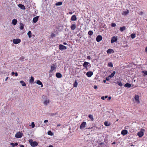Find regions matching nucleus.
Wrapping results in <instances>:
<instances>
[{
    "mask_svg": "<svg viewBox=\"0 0 147 147\" xmlns=\"http://www.w3.org/2000/svg\"><path fill=\"white\" fill-rule=\"evenodd\" d=\"M56 76L58 78H61L62 77L61 74L59 73H57L56 74Z\"/></svg>",
    "mask_w": 147,
    "mask_h": 147,
    "instance_id": "nucleus-19",
    "label": "nucleus"
},
{
    "mask_svg": "<svg viewBox=\"0 0 147 147\" xmlns=\"http://www.w3.org/2000/svg\"><path fill=\"white\" fill-rule=\"evenodd\" d=\"M107 53L111 54V53H114V52L113 49H108L107 50Z\"/></svg>",
    "mask_w": 147,
    "mask_h": 147,
    "instance_id": "nucleus-10",
    "label": "nucleus"
},
{
    "mask_svg": "<svg viewBox=\"0 0 147 147\" xmlns=\"http://www.w3.org/2000/svg\"><path fill=\"white\" fill-rule=\"evenodd\" d=\"M116 26V24L115 23H112L111 24V26L113 27H115Z\"/></svg>",
    "mask_w": 147,
    "mask_h": 147,
    "instance_id": "nucleus-42",
    "label": "nucleus"
},
{
    "mask_svg": "<svg viewBox=\"0 0 147 147\" xmlns=\"http://www.w3.org/2000/svg\"><path fill=\"white\" fill-rule=\"evenodd\" d=\"M24 24L22 23H20V28L21 30H23L24 28Z\"/></svg>",
    "mask_w": 147,
    "mask_h": 147,
    "instance_id": "nucleus-21",
    "label": "nucleus"
},
{
    "mask_svg": "<svg viewBox=\"0 0 147 147\" xmlns=\"http://www.w3.org/2000/svg\"><path fill=\"white\" fill-rule=\"evenodd\" d=\"M106 80H103V82H104V83H105V82H106Z\"/></svg>",
    "mask_w": 147,
    "mask_h": 147,
    "instance_id": "nucleus-60",
    "label": "nucleus"
},
{
    "mask_svg": "<svg viewBox=\"0 0 147 147\" xmlns=\"http://www.w3.org/2000/svg\"><path fill=\"white\" fill-rule=\"evenodd\" d=\"M28 141L32 146L34 147L38 145V143L36 142H33L32 139H30Z\"/></svg>",
    "mask_w": 147,
    "mask_h": 147,
    "instance_id": "nucleus-1",
    "label": "nucleus"
},
{
    "mask_svg": "<svg viewBox=\"0 0 147 147\" xmlns=\"http://www.w3.org/2000/svg\"><path fill=\"white\" fill-rule=\"evenodd\" d=\"M143 14V12H140V15H142Z\"/></svg>",
    "mask_w": 147,
    "mask_h": 147,
    "instance_id": "nucleus-58",
    "label": "nucleus"
},
{
    "mask_svg": "<svg viewBox=\"0 0 147 147\" xmlns=\"http://www.w3.org/2000/svg\"><path fill=\"white\" fill-rule=\"evenodd\" d=\"M56 68V67L55 65L53 64L51 67V69L50 71V72H52L53 70L55 69Z\"/></svg>",
    "mask_w": 147,
    "mask_h": 147,
    "instance_id": "nucleus-8",
    "label": "nucleus"
},
{
    "mask_svg": "<svg viewBox=\"0 0 147 147\" xmlns=\"http://www.w3.org/2000/svg\"><path fill=\"white\" fill-rule=\"evenodd\" d=\"M127 131L126 130H123L121 132V134L122 135H125L127 134Z\"/></svg>",
    "mask_w": 147,
    "mask_h": 147,
    "instance_id": "nucleus-17",
    "label": "nucleus"
},
{
    "mask_svg": "<svg viewBox=\"0 0 147 147\" xmlns=\"http://www.w3.org/2000/svg\"><path fill=\"white\" fill-rule=\"evenodd\" d=\"M101 99L102 100H104L105 99L104 96H102V97H101Z\"/></svg>",
    "mask_w": 147,
    "mask_h": 147,
    "instance_id": "nucleus-49",
    "label": "nucleus"
},
{
    "mask_svg": "<svg viewBox=\"0 0 147 147\" xmlns=\"http://www.w3.org/2000/svg\"><path fill=\"white\" fill-rule=\"evenodd\" d=\"M17 20L14 19L12 20V22L13 25H15L17 24Z\"/></svg>",
    "mask_w": 147,
    "mask_h": 147,
    "instance_id": "nucleus-20",
    "label": "nucleus"
},
{
    "mask_svg": "<svg viewBox=\"0 0 147 147\" xmlns=\"http://www.w3.org/2000/svg\"><path fill=\"white\" fill-rule=\"evenodd\" d=\"M50 115L51 116H54L55 115H57V113H51L50 114Z\"/></svg>",
    "mask_w": 147,
    "mask_h": 147,
    "instance_id": "nucleus-38",
    "label": "nucleus"
},
{
    "mask_svg": "<svg viewBox=\"0 0 147 147\" xmlns=\"http://www.w3.org/2000/svg\"><path fill=\"white\" fill-rule=\"evenodd\" d=\"M124 86L129 88L131 86V84L128 83H127L125 84Z\"/></svg>",
    "mask_w": 147,
    "mask_h": 147,
    "instance_id": "nucleus-23",
    "label": "nucleus"
},
{
    "mask_svg": "<svg viewBox=\"0 0 147 147\" xmlns=\"http://www.w3.org/2000/svg\"><path fill=\"white\" fill-rule=\"evenodd\" d=\"M36 83L39 85H41V87H42L43 86L42 83L39 80H38L36 82Z\"/></svg>",
    "mask_w": 147,
    "mask_h": 147,
    "instance_id": "nucleus-22",
    "label": "nucleus"
},
{
    "mask_svg": "<svg viewBox=\"0 0 147 147\" xmlns=\"http://www.w3.org/2000/svg\"><path fill=\"white\" fill-rule=\"evenodd\" d=\"M97 87L95 85L94 87V88L95 89H96L97 88Z\"/></svg>",
    "mask_w": 147,
    "mask_h": 147,
    "instance_id": "nucleus-53",
    "label": "nucleus"
},
{
    "mask_svg": "<svg viewBox=\"0 0 147 147\" xmlns=\"http://www.w3.org/2000/svg\"><path fill=\"white\" fill-rule=\"evenodd\" d=\"M129 13V11H124V12H123V13H124V15H127Z\"/></svg>",
    "mask_w": 147,
    "mask_h": 147,
    "instance_id": "nucleus-40",
    "label": "nucleus"
},
{
    "mask_svg": "<svg viewBox=\"0 0 147 147\" xmlns=\"http://www.w3.org/2000/svg\"><path fill=\"white\" fill-rule=\"evenodd\" d=\"M20 83L22 84V86H26V84L23 81L21 80L20 81Z\"/></svg>",
    "mask_w": 147,
    "mask_h": 147,
    "instance_id": "nucleus-26",
    "label": "nucleus"
},
{
    "mask_svg": "<svg viewBox=\"0 0 147 147\" xmlns=\"http://www.w3.org/2000/svg\"><path fill=\"white\" fill-rule=\"evenodd\" d=\"M62 4V3L61 2H58L55 3V5L56 6L61 5Z\"/></svg>",
    "mask_w": 147,
    "mask_h": 147,
    "instance_id": "nucleus-32",
    "label": "nucleus"
},
{
    "mask_svg": "<svg viewBox=\"0 0 147 147\" xmlns=\"http://www.w3.org/2000/svg\"><path fill=\"white\" fill-rule=\"evenodd\" d=\"M23 135V134L22 132L20 131L16 133L15 135V137L16 138H21Z\"/></svg>",
    "mask_w": 147,
    "mask_h": 147,
    "instance_id": "nucleus-2",
    "label": "nucleus"
},
{
    "mask_svg": "<svg viewBox=\"0 0 147 147\" xmlns=\"http://www.w3.org/2000/svg\"><path fill=\"white\" fill-rule=\"evenodd\" d=\"M93 74V72L92 71H88L87 72L86 75L88 77H91Z\"/></svg>",
    "mask_w": 147,
    "mask_h": 147,
    "instance_id": "nucleus-6",
    "label": "nucleus"
},
{
    "mask_svg": "<svg viewBox=\"0 0 147 147\" xmlns=\"http://www.w3.org/2000/svg\"><path fill=\"white\" fill-rule=\"evenodd\" d=\"M134 98L137 103H140V102L139 100V96L138 95H135L134 97Z\"/></svg>",
    "mask_w": 147,
    "mask_h": 147,
    "instance_id": "nucleus-7",
    "label": "nucleus"
},
{
    "mask_svg": "<svg viewBox=\"0 0 147 147\" xmlns=\"http://www.w3.org/2000/svg\"><path fill=\"white\" fill-rule=\"evenodd\" d=\"M111 96H109L108 97V100H111Z\"/></svg>",
    "mask_w": 147,
    "mask_h": 147,
    "instance_id": "nucleus-54",
    "label": "nucleus"
},
{
    "mask_svg": "<svg viewBox=\"0 0 147 147\" xmlns=\"http://www.w3.org/2000/svg\"><path fill=\"white\" fill-rule=\"evenodd\" d=\"M35 125L34 124V122H32L31 123V126L32 128H34L35 127Z\"/></svg>",
    "mask_w": 147,
    "mask_h": 147,
    "instance_id": "nucleus-41",
    "label": "nucleus"
},
{
    "mask_svg": "<svg viewBox=\"0 0 147 147\" xmlns=\"http://www.w3.org/2000/svg\"><path fill=\"white\" fill-rule=\"evenodd\" d=\"M49 103V100L48 99L45 100L43 102L44 104L45 105H47Z\"/></svg>",
    "mask_w": 147,
    "mask_h": 147,
    "instance_id": "nucleus-12",
    "label": "nucleus"
},
{
    "mask_svg": "<svg viewBox=\"0 0 147 147\" xmlns=\"http://www.w3.org/2000/svg\"><path fill=\"white\" fill-rule=\"evenodd\" d=\"M71 20L72 21H76L77 20V18L76 16L75 15H73L71 19Z\"/></svg>",
    "mask_w": 147,
    "mask_h": 147,
    "instance_id": "nucleus-15",
    "label": "nucleus"
},
{
    "mask_svg": "<svg viewBox=\"0 0 147 147\" xmlns=\"http://www.w3.org/2000/svg\"><path fill=\"white\" fill-rule=\"evenodd\" d=\"M55 34H54V33H52V34H51V37L52 38H53L54 37H55Z\"/></svg>",
    "mask_w": 147,
    "mask_h": 147,
    "instance_id": "nucleus-43",
    "label": "nucleus"
},
{
    "mask_svg": "<svg viewBox=\"0 0 147 147\" xmlns=\"http://www.w3.org/2000/svg\"><path fill=\"white\" fill-rule=\"evenodd\" d=\"M49 147H53L52 145H50L49 146Z\"/></svg>",
    "mask_w": 147,
    "mask_h": 147,
    "instance_id": "nucleus-63",
    "label": "nucleus"
},
{
    "mask_svg": "<svg viewBox=\"0 0 147 147\" xmlns=\"http://www.w3.org/2000/svg\"><path fill=\"white\" fill-rule=\"evenodd\" d=\"M38 18L39 17L38 16L34 18L33 20V22L34 23H36L37 21Z\"/></svg>",
    "mask_w": 147,
    "mask_h": 147,
    "instance_id": "nucleus-13",
    "label": "nucleus"
},
{
    "mask_svg": "<svg viewBox=\"0 0 147 147\" xmlns=\"http://www.w3.org/2000/svg\"><path fill=\"white\" fill-rule=\"evenodd\" d=\"M88 117L89 118H90L91 120L92 121L94 120V118L93 117V116L92 115H88Z\"/></svg>",
    "mask_w": 147,
    "mask_h": 147,
    "instance_id": "nucleus-31",
    "label": "nucleus"
},
{
    "mask_svg": "<svg viewBox=\"0 0 147 147\" xmlns=\"http://www.w3.org/2000/svg\"><path fill=\"white\" fill-rule=\"evenodd\" d=\"M21 42V40L19 38L14 39L13 40V42L15 44H18L20 43Z\"/></svg>",
    "mask_w": 147,
    "mask_h": 147,
    "instance_id": "nucleus-4",
    "label": "nucleus"
},
{
    "mask_svg": "<svg viewBox=\"0 0 147 147\" xmlns=\"http://www.w3.org/2000/svg\"><path fill=\"white\" fill-rule=\"evenodd\" d=\"M76 28V25L75 24H72L71 26V29L72 30H74Z\"/></svg>",
    "mask_w": 147,
    "mask_h": 147,
    "instance_id": "nucleus-16",
    "label": "nucleus"
},
{
    "mask_svg": "<svg viewBox=\"0 0 147 147\" xmlns=\"http://www.w3.org/2000/svg\"><path fill=\"white\" fill-rule=\"evenodd\" d=\"M143 72L144 73V76L147 75V71H143Z\"/></svg>",
    "mask_w": 147,
    "mask_h": 147,
    "instance_id": "nucleus-45",
    "label": "nucleus"
},
{
    "mask_svg": "<svg viewBox=\"0 0 147 147\" xmlns=\"http://www.w3.org/2000/svg\"><path fill=\"white\" fill-rule=\"evenodd\" d=\"M116 72L115 71H113V72L110 75H109V77H110V78H112L114 76V75L115 74Z\"/></svg>",
    "mask_w": 147,
    "mask_h": 147,
    "instance_id": "nucleus-27",
    "label": "nucleus"
},
{
    "mask_svg": "<svg viewBox=\"0 0 147 147\" xmlns=\"http://www.w3.org/2000/svg\"><path fill=\"white\" fill-rule=\"evenodd\" d=\"M105 97V98H108V96H105L104 97Z\"/></svg>",
    "mask_w": 147,
    "mask_h": 147,
    "instance_id": "nucleus-55",
    "label": "nucleus"
},
{
    "mask_svg": "<svg viewBox=\"0 0 147 147\" xmlns=\"http://www.w3.org/2000/svg\"><path fill=\"white\" fill-rule=\"evenodd\" d=\"M115 144V142H113L112 143V144Z\"/></svg>",
    "mask_w": 147,
    "mask_h": 147,
    "instance_id": "nucleus-64",
    "label": "nucleus"
},
{
    "mask_svg": "<svg viewBox=\"0 0 147 147\" xmlns=\"http://www.w3.org/2000/svg\"><path fill=\"white\" fill-rule=\"evenodd\" d=\"M15 75L16 76H18V74L17 72H16L15 74Z\"/></svg>",
    "mask_w": 147,
    "mask_h": 147,
    "instance_id": "nucleus-51",
    "label": "nucleus"
},
{
    "mask_svg": "<svg viewBox=\"0 0 147 147\" xmlns=\"http://www.w3.org/2000/svg\"><path fill=\"white\" fill-rule=\"evenodd\" d=\"M48 135L51 136L53 135V133L51 131H49L48 132Z\"/></svg>",
    "mask_w": 147,
    "mask_h": 147,
    "instance_id": "nucleus-39",
    "label": "nucleus"
},
{
    "mask_svg": "<svg viewBox=\"0 0 147 147\" xmlns=\"http://www.w3.org/2000/svg\"><path fill=\"white\" fill-rule=\"evenodd\" d=\"M144 135V133L142 131H140L138 133V135L140 137H142Z\"/></svg>",
    "mask_w": 147,
    "mask_h": 147,
    "instance_id": "nucleus-14",
    "label": "nucleus"
},
{
    "mask_svg": "<svg viewBox=\"0 0 147 147\" xmlns=\"http://www.w3.org/2000/svg\"><path fill=\"white\" fill-rule=\"evenodd\" d=\"M15 74V73L14 72H12L11 73V74L12 75L14 74Z\"/></svg>",
    "mask_w": 147,
    "mask_h": 147,
    "instance_id": "nucleus-56",
    "label": "nucleus"
},
{
    "mask_svg": "<svg viewBox=\"0 0 147 147\" xmlns=\"http://www.w3.org/2000/svg\"><path fill=\"white\" fill-rule=\"evenodd\" d=\"M108 66L109 67H113V64L112 62H109L108 64Z\"/></svg>",
    "mask_w": 147,
    "mask_h": 147,
    "instance_id": "nucleus-33",
    "label": "nucleus"
},
{
    "mask_svg": "<svg viewBox=\"0 0 147 147\" xmlns=\"http://www.w3.org/2000/svg\"><path fill=\"white\" fill-rule=\"evenodd\" d=\"M110 77H109V76L108 77L106 78V80L107 81H109L110 80Z\"/></svg>",
    "mask_w": 147,
    "mask_h": 147,
    "instance_id": "nucleus-44",
    "label": "nucleus"
},
{
    "mask_svg": "<svg viewBox=\"0 0 147 147\" xmlns=\"http://www.w3.org/2000/svg\"><path fill=\"white\" fill-rule=\"evenodd\" d=\"M20 146L21 147H24V146L23 145H21Z\"/></svg>",
    "mask_w": 147,
    "mask_h": 147,
    "instance_id": "nucleus-62",
    "label": "nucleus"
},
{
    "mask_svg": "<svg viewBox=\"0 0 147 147\" xmlns=\"http://www.w3.org/2000/svg\"><path fill=\"white\" fill-rule=\"evenodd\" d=\"M141 130L143 131H145V129H142Z\"/></svg>",
    "mask_w": 147,
    "mask_h": 147,
    "instance_id": "nucleus-61",
    "label": "nucleus"
},
{
    "mask_svg": "<svg viewBox=\"0 0 147 147\" xmlns=\"http://www.w3.org/2000/svg\"><path fill=\"white\" fill-rule=\"evenodd\" d=\"M93 32L91 30L89 31L88 32V34L90 35H92L93 34Z\"/></svg>",
    "mask_w": 147,
    "mask_h": 147,
    "instance_id": "nucleus-36",
    "label": "nucleus"
},
{
    "mask_svg": "<svg viewBox=\"0 0 147 147\" xmlns=\"http://www.w3.org/2000/svg\"><path fill=\"white\" fill-rule=\"evenodd\" d=\"M86 122H83L80 125V129H84L86 127Z\"/></svg>",
    "mask_w": 147,
    "mask_h": 147,
    "instance_id": "nucleus-5",
    "label": "nucleus"
},
{
    "mask_svg": "<svg viewBox=\"0 0 147 147\" xmlns=\"http://www.w3.org/2000/svg\"><path fill=\"white\" fill-rule=\"evenodd\" d=\"M117 84L120 86H123L122 83L120 82H117Z\"/></svg>",
    "mask_w": 147,
    "mask_h": 147,
    "instance_id": "nucleus-37",
    "label": "nucleus"
},
{
    "mask_svg": "<svg viewBox=\"0 0 147 147\" xmlns=\"http://www.w3.org/2000/svg\"><path fill=\"white\" fill-rule=\"evenodd\" d=\"M48 120H45L44 121V123H45L48 122Z\"/></svg>",
    "mask_w": 147,
    "mask_h": 147,
    "instance_id": "nucleus-50",
    "label": "nucleus"
},
{
    "mask_svg": "<svg viewBox=\"0 0 147 147\" xmlns=\"http://www.w3.org/2000/svg\"><path fill=\"white\" fill-rule=\"evenodd\" d=\"M27 34L28 35L29 38H30L31 37V32L30 31H29Z\"/></svg>",
    "mask_w": 147,
    "mask_h": 147,
    "instance_id": "nucleus-35",
    "label": "nucleus"
},
{
    "mask_svg": "<svg viewBox=\"0 0 147 147\" xmlns=\"http://www.w3.org/2000/svg\"><path fill=\"white\" fill-rule=\"evenodd\" d=\"M34 81V78L33 77H31L30 80H29V82L30 83H32Z\"/></svg>",
    "mask_w": 147,
    "mask_h": 147,
    "instance_id": "nucleus-30",
    "label": "nucleus"
},
{
    "mask_svg": "<svg viewBox=\"0 0 147 147\" xmlns=\"http://www.w3.org/2000/svg\"><path fill=\"white\" fill-rule=\"evenodd\" d=\"M104 125L107 126H109L110 125V123H108L107 121H105L104 122Z\"/></svg>",
    "mask_w": 147,
    "mask_h": 147,
    "instance_id": "nucleus-29",
    "label": "nucleus"
},
{
    "mask_svg": "<svg viewBox=\"0 0 147 147\" xmlns=\"http://www.w3.org/2000/svg\"><path fill=\"white\" fill-rule=\"evenodd\" d=\"M117 40V36H114L111 38V43L116 42Z\"/></svg>",
    "mask_w": 147,
    "mask_h": 147,
    "instance_id": "nucleus-3",
    "label": "nucleus"
},
{
    "mask_svg": "<svg viewBox=\"0 0 147 147\" xmlns=\"http://www.w3.org/2000/svg\"><path fill=\"white\" fill-rule=\"evenodd\" d=\"M146 52L147 53V47L145 49Z\"/></svg>",
    "mask_w": 147,
    "mask_h": 147,
    "instance_id": "nucleus-57",
    "label": "nucleus"
},
{
    "mask_svg": "<svg viewBox=\"0 0 147 147\" xmlns=\"http://www.w3.org/2000/svg\"><path fill=\"white\" fill-rule=\"evenodd\" d=\"M102 39V36L100 35H98L96 38V40L98 42H100Z\"/></svg>",
    "mask_w": 147,
    "mask_h": 147,
    "instance_id": "nucleus-9",
    "label": "nucleus"
},
{
    "mask_svg": "<svg viewBox=\"0 0 147 147\" xmlns=\"http://www.w3.org/2000/svg\"><path fill=\"white\" fill-rule=\"evenodd\" d=\"M59 48L60 50L63 49L64 48V46L62 45H60L59 46Z\"/></svg>",
    "mask_w": 147,
    "mask_h": 147,
    "instance_id": "nucleus-28",
    "label": "nucleus"
},
{
    "mask_svg": "<svg viewBox=\"0 0 147 147\" xmlns=\"http://www.w3.org/2000/svg\"><path fill=\"white\" fill-rule=\"evenodd\" d=\"M18 6L22 9H25V7L23 5L19 4L18 5Z\"/></svg>",
    "mask_w": 147,
    "mask_h": 147,
    "instance_id": "nucleus-18",
    "label": "nucleus"
},
{
    "mask_svg": "<svg viewBox=\"0 0 147 147\" xmlns=\"http://www.w3.org/2000/svg\"><path fill=\"white\" fill-rule=\"evenodd\" d=\"M126 28L125 27V26H123L122 27H121L120 28V30L121 32H123L124 30H125Z\"/></svg>",
    "mask_w": 147,
    "mask_h": 147,
    "instance_id": "nucleus-25",
    "label": "nucleus"
},
{
    "mask_svg": "<svg viewBox=\"0 0 147 147\" xmlns=\"http://www.w3.org/2000/svg\"><path fill=\"white\" fill-rule=\"evenodd\" d=\"M89 64V63H88L87 62H84L83 65V66L84 67H85L87 69V66L88 65V64Z\"/></svg>",
    "mask_w": 147,
    "mask_h": 147,
    "instance_id": "nucleus-11",
    "label": "nucleus"
},
{
    "mask_svg": "<svg viewBox=\"0 0 147 147\" xmlns=\"http://www.w3.org/2000/svg\"><path fill=\"white\" fill-rule=\"evenodd\" d=\"M14 144L15 146H17L18 145V143L17 142H16Z\"/></svg>",
    "mask_w": 147,
    "mask_h": 147,
    "instance_id": "nucleus-52",
    "label": "nucleus"
},
{
    "mask_svg": "<svg viewBox=\"0 0 147 147\" xmlns=\"http://www.w3.org/2000/svg\"><path fill=\"white\" fill-rule=\"evenodd\" d=\"M8 78V77H7L5 79V81H7V80Z\"/></svg>",
    "mask_w": 147,
    "mask_h": 147,
    "instance_id": "nucleus-59",
    "label": "nucleus"
},
{
    "mask_svg": "<svg viewBox=\"0 0 147 147\" xmlns=\"http://www.w3.org/2000/svg\"><path fill=\"white\" fill-rule=\"evenodd\" d=\"M131 36L132 39H133L135 37L136 34H131Z\"/></svg>",
    "mask_w": 147,
    "mask_h": 147,
    "instance_id": "nucleus-34",
    "label": "nucleus"
},
{
    "mask_svg": "<svg viewBox=\"0 0 147 147\" xmlns=\"http://www.w3.org/2000/svg\"><path fill=\"white\" fill-rule=\"evenodd\" d=\"M78 84V83L77 82V80H75V82L73 84L74 87H76L77 86Z\"/></svg>",
    "mask_w": 147,
    "mask_h": 147,
    "instance_id": "nucleus-24",
    "label": "nucleus"
},
{
    "mask_svg": "<svg viewBox=\"0 0 147 147\" xmlns=\"http://www.w3.org/2000/svg\"><path fill=\"white\" fill-rule=\"evenodd\" d=\"M10 145H11L12 147H14L15 146L14 144L13 143H10Z\"/></svg>",
    "mask_w": 147,
    "mask_h": 147,
    "instance_id": "nucleus-46",
    "label": "nucleus"
},
{
    "mask_svg": "<svg viewBox=\"0 0 147 147\" xmlns=\"http://www.w3.org/2000/svg\"><path fill=\"white\" fill-rule=\"evenodd\" d=\"M90 56H88L87 57V58L88 59L90 60Z\"/></svg>",
    "mask_w": 147,
    "mask_h": 147,
    "instance_id": "nucleus-48",
    "label": "nucleus"
},
{
    "mask_svg": "<svg viewBox=\"0 0 147 147\" xmlns=\"http://www.w3.org/2000/svg\"><path fill=\"white\" fill-rule=\"evenodd\" d=\"M24 59V58H23L22 57H21L20 58V59L22 61H23Z\"/></svg>",
    "mask_w": 147,
    "mask_h": 147,
    "instance_id": "nucleus-47",
    "label": "nucleus"
}]
</instances>
